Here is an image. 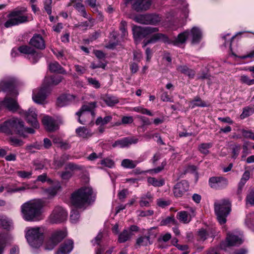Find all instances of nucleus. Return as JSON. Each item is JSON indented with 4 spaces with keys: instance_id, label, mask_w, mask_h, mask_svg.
Wrapping results in <instances>:
<instances>
[{
    "instance_id": "obj_1",
    "label": "nucleus",
    "mask_w": 254,
    "mask_h": 254,
    "mask_svg": "<svg viewBox=\"0 0 254 254\" xmlns=\"http://www.w3.org/2000/svg\"><path fill=\"white\" fill-rule=\"evenodd\" d=\"M44 201L33 200L27 201L21 206V212L23 218L27 221H38L43 219V208Z\"/></svg>"
},
{
    "instance_id": "obj_2",
    "label": "nucleus",
    "mask_w": 254,
    "mask_h": 254,
    "mask_svg": "<svg viewBox=\"0 0 254 254\" xmlns=\"http://www.w3.org/2000/svg\"><path fill=\"white\" fill-rule=\"evenodd\" d=\"M93 190L89 187H83L73 192L70 196V203L75 208L84 209L87 204L94 200Z\"/></svg>"
},
{
    "instance_id": "obj_3",
    "label": "nucleus",
    "mask_w": 254,
    "mask_h": 254,
    "mask_svg": "<svg viewBox=\"0 0 254 254\" xmlns=\"http://www.w3.org/2000/svg\"><path fill=\"white\" fill-rule=\"evenodd\" d=\"M214 211L221 224L226 222V217L231 211V203L228 200L223 199L214 202Z\"/></svg>"
},
{
    "instance_id": "obj_4",
    "label": "nucleus",
    "mask_w": 254,
    "mask_h": 254,
    "mask_svg": "<svg viewBox=\"0 0 254 254\" xmlns=\"http://www.w3.org/2000/svg\"><path fill=\"white\" fill-rule=\"evenodd\" d=\"M26 238L32 247L38 248L43 242V230L40 227L30 228L27 231Z\"/></svg>"
},
{
    "instance_id": "obj_5",
    "label": "nucleus",
    "mask_w": 254,
    "mask_h": 254,
    "mask_svg": "<svg viewBox=\"0 0 254 254\" xmlns=\"http://www.w3.org/2000/svg\"><path fill=\"white\" fill-rule=\"evenodd\" d=\"M96 104V102H92L84 105L76 113L78 117V122L81 124L85 125L93 122L95 116L93 109L95 108Z\"/></svg>"
},
{
    "instance_id": "obj_6",
    "label": "nucleus",
    "mask_w": 254,
    "mask_h": 254,
    "mask_svg": "<svg viewBox=\"0 0 254 254\" xmlns=\"http://www.w3.org/2000/svg\"><path fill=\"white\" fill-rule=\"evenodd\" d=\"M2 129L7 133L12 134L14 132L20 135H24L25 127L23 121L16 118H12L3 123Z\"/></svg>"
},
{
    "instance_id": "obj_7",
    "label": "nucleus",
    "mask_w": 254,
    "mask_h": 254,
    "mask_svg": "<svg viewBox=\"0 0 254 254\" xmlns=\"http://www.w3.org/2000/svg\"><path fill=\"white\" fill-rule=\"evenodd\" d=\"M26 11V8L21 7L10 12L8 15L9 19L4 23L5 27L8 28L27 21V16L23 15Z\"/></svg>"
},
{
    "instance_id": "obj_8",
    "label": "nucleus",
    "mask_w": 254,
    "mask_h": 254,
    "mask_svg": "<svg viewBox=\"0 0 254 254\" xmlns=\"http://www.w3.org/2000/svg\"><path fill=\"white\" fill-rule=\"evenodd\" d=\"M51 90V88L43 83L39 89L33 91L32 96L33 101L39 104L45 103L46 99L50 94Z\"/></svg>"
},
{
    "instance_id": "obj_9",
    "label": "nucleus",
    "mask_w": 254,
    "mask_h": 254,
    "mask_svg": "<svg viewBox=\"0 0 254 254\" xmlns=\"http://www.w3.org/2000/svg\"><path fill=\"white\" fill-rule=\"evenodd\" d=\"M158 28L152 27H141L140 26L133 25L132 30L133 37L135 41L145 37L147 35L155 33L158 31Z\"/></svg>"
},
{
    "instance_id": "obj_10",
    "label": "nucleus",
    "mask_w": 254,
    "mask_h": 254,
    "mask_svg": "<svg viewBox=\"0 0 254 254\" xmlns=\"http://www.w3.org/2000/svg\"><path fill=\"white\" fill-rule=\"evenodd\" d=\"M64 239V231L56 230L52 232L51 237L45 243V249L52 250Z\"/></svg>"
},
{
    "instance_id": "obj_11",
    "label": "nucleus",
    "mask_w": 254,
    "mask_h": 254,
    "mask_svg": "<svg viewBox=\"0 0 254 254\" xmlns=\"http://www.w3.org/2000/svg\"><path fill=\"white\" fill-rule=\"evenodd\" d=\"M19 114L23 116L27 122L33 127L37 128L39 127V124L37 120V113L36 109L30 108L27 111L20 110Z\"/></svg>"
},
{
    "instance_id": "obj_12",
    "label": "nucleus",
    "mask_w": 254,
    "mask_h": 254,
    "mask_svg": "<svg viewBox=\"0 0 254 254\" xmlns=\"http://www.w3.org/2000/svg\"><path fill=\"white\" fill-rule=\"evenodd\" d=\"M18 50L21 53L27 55V57L33 63H36L41 58L40 54L34 49L27 46H22L18 48Z\"/></svg>"
},
{
    "instance_id": "obj_13",
    "label": "nucleus",
    "mask_w": 254,
    "mask_h": 254,
    "mask_svg": "<svg viewBox=\"0 0 254 254\" xmlns=\"http://www.w3.org/2000/svg\"><path fill=\"white\" fill-rule=\"evenodd\" d=\"M189 189V184L186 180L178 183L174 187V194L175 197H182Z\"/></svg>"
},
{
    "instance_id": "obj_14",
    "label": "nucleus",
    "mask_w": 254,
    "mask_h": 254,
    "mask_svg": "<svg viewBox=\"0 0 254 254\" xmlns=\"http://www.w3.org/2000/svg\"><path fill=\"white\" fill-rule=\"evenodd\" d=\"M209 183L211 188L220 189L226 187L228 182L225 178L217 176L211 177L209 180Z\"/></svg>"
},
{
    "instance_id": "obj_15",
    "label": "nucleus",
    "mask_w": 254,
    "mask_h": 254,
    "mask_svg": "<svg viewBox=\"0 0 254 254\" xmlns=\"http://www.w3.org/2000/svg\"><path fill=\"white\" fill-rule=\"evenodd\" d=\"M132 8L137 11L146 10L151 5V0H130Z\"/></svg>"
},
{
    "instance_id": "obj_16",
    "label": "nucleus",
    "mask_w": 254,
    "mask_h": 254,
    "mask_svg": "<svg viewBox=\"0 0 254 254\" xmlns=\"http://www.w3.org/2000/svg\"><path fill=\"white\" fill-rule=\"evenodd\" d=\"M42 123L45 128L50 131H53L59 128V125L52 117L45 116L42 119Z\"/></svg>"
},
{
    "instance_id": "obj_17",
    "label": "nucleus",
    "mask_w": 254,
    "mask_h": 254,
    "mask_svg": "<svg viewBox=\"0 0 254 254\" xmlns=\"http://www.w3.org/2000/svg\"><path fill=\"white\" fill-rule=\"evenodd\" d=\"M189 32L192 43L197 44L200 42L202 38V31L199 27L194 26Z\"/></svg>"
},
{
    "instance_id": "obj_18",
    "label": "nucleus",
    "mask_w": 254,
    "mask_h": 254,
    "mask_svg": "<svg viewBox=\"0 0 254 254\" xmlns=\"http://www.w3.org/2000/svg\"><path fill=\"white\" fill-rule=\"evenodd\" d=\"M63 209L62 207H56L50 216L49 219L52 223H59L62 221Z\"/></svg>"
},
{
    "instance_id": "obj_19",
    "label": "nucleus",
    "mask_w": 254,
    "mask_h": 254,
    "mask_svg": "<svg viewBox=\"0 0 254 254\" xmlns=\"http://www.w3.org/2000/svg\"><path fill=\"white\" fill-rule=\"evenodd\" d=\"M62 190V186L59 182H56L54 185L45 190V195L47 198L52 199L55 197L59 191Z\"/></svg>"
},
{
    "instance_id": "obj_20",
    "label": "nucleus",
    "mask_w": 254,
    "mask_h": 254,
    "mask_svg": "<svg viewBox=\"0 0 254 254\" xmlns=\"http://www.w3.org/2000/svg\"><path fill=\"white\" fill-rule=\"evenodd\" d=\"M138 142V139L133 138L125 137L122 139L117 140L113 144V146L124 148L127 147L131 144H135Z\"/></svg>"
},
{
    "instance_id": "obj_21",
    "label": "nucleus",
    "mask_w": 254,
    "mask_h": 254,
    "mask_svg": "<svg viewBox=\"0 0 254 254\" xmlns=\"http://www.w3.org/2000/svg\"><path fill=\"white\" fill-rule=\"evenodd\" d=\"M14 81L11 79L2 80L0 82V89L5 92L11 94L15 92L14 91Z\"/></svg>"
},
{
    "instance_id": "obj_22",
    "label": "nucleus",
    "mask_w": 254,
    "mask_h": 254,
    "mask_svg": "<svg viewBox=\"0 0 254 254\" xmlns=\"http://www.w3.org/2000/svg\"><path fill=\"white\" fill-rule=\"evenodd\" d=\"M2 104L4 107L12 112H15L19 109V107L16 101L10 97H5Z\"/></svg>"
},
{
    "instance_id": "obj_23",
    "label": "nucleus",
    "mask_w": 254,
    "mask_h": 254,
    "mask_svg": "<svg viewBox=\"0 0 254 254\" xmlns=\"http://www.w3.org/2000/svg\"><path fill=\"white\" fill-rule=\"evenodd\" d=\"M30 44L34 47L39 49H44L45 48V44L44 39L40 35H35L31 39Z\"/></svg>"
},
{
    "instance_id": "obj_24",
    "label": "nucleus",
    "mask_w": 254,
    "mask_h": 254,
    "mask_svg": "<svg viewBox=\"0 0 254 254\" xmlns=\"http://www.w3.org/2000/svg\"><path fill=\"white\" fill-rule=\"evenodd\" d=\"M159 41H162L165 43H171V41L169 40L168 37L162 33H156L152 36L151 38L145 43L144 46H145L149 43H155Z\"/></svg>"
},
{
    "instance_id": "obj_25",
    "label": "nucleus",
    "mask_w": 254,
    "mask_h": 254,
    "mask_svg": "<svg viewBox=\"0 0 254 254\" xmlns=\"http://www.w3.org/2000/svg\"><path fill=\"white\" fill-rule=\"evenodd\" d=\"M226 242L228 246H238L243 243V240L239 236L231 234L227 235Z\"/></svg>"
},
{
    "instance_id": "obj_26",
    "label": "nucleus",
    "mask_w": 254,
    "mask_h": 254,
    "mask_svg": "<svg viewBox=\"0 0 254 254\" xmlns=\"http://www.w3.org/2000/svg\"><path fill=\"white\" fill-rule=\"evenodd\" d=\"M62 77L60 75H54L49 77H46L44 80V84L51 88L52 86L58 85L62 81Z\"/></svg>"
},
{
    "instance_id": "obj_27",
    "label": "nucleus",
    "mask_w": 254,
    "mask_h": 254,
    "mask_svg": "<svg viewBox=\"0 0 254 254\" xmlns=\"http://www.w3.org/2000/svg\"><path fill=\"white\" fill-rule=\"evenodd\" d=\"M76 133L80 137L88 138L92 136L93 132L85 127H80L76 129Z\"/></svg>"
},
{
    "instance_id": "obj_28",
    "label": "nucleus",
    "mask_w": 254,
    "mask_h": 254,
    "mask_svg": "<svg viewBox=\"0 0 254 254\" xmlns=\"http://www.w3.org/2000/svg\"><path fill=\"white\" fill-rule=\"evenodd\" d=\"M189 37V30L185 31L179 34L177 38L174 41H171V43L175 45H178L180 44H183L186 42L187 39Z\"/></svg>"
},
{
    "instance_id": "obj_29",
    "label": "nucleus",
    "mask_w": 254,
    "mask_h": 254,
    "mask_svg": "<svg viewBox=\"0 0 254 254\" xmlns=\"http://www.w3.org/2000/svg\"><path fill=\"white\" fill-rule=\"evenodd\" d=\"M191 216L187 211H181L177 214V219L181 222L187 224L191 220Z\"/></svg>"
},
{
    "instance_id": "obj_30",
    "label": "nucleus",
    "mask_w": 254,
    "mask_h": 254,
    "mask_svg": "<svg viewBox=\"0 0 254 254\" xmlns=\"http://www.w3.org/2000/svg\"><path fill=\"white\" fill-rule=\"evenodd\" d=\"M132 235V233L129 231L125 229L119 235L118 242L120 243H125L129 240Z\"/></svg>"
},
{
    "instance_id": "obj_31",
    "label": "nucleus",
    "mask_w": 254,
    "mask_h": 254,
    "mask_svg": "<svg viewBox=\"0 0 254 254\" xmlns=\"http://www.w3.org/2000/svg\"><path fill=\"white\" fill-rule=\"evenodd\" d=\"M72 5L84 17H87V13L85 8L79 0H73Z\"/></svg>"
},
{
    "instance_id": "obj_32",
    "label": "nucleus",
    "mask_w": 254,
    "mask_h": 254,
    "mask_svg": "<svg viewBox=\"0 0 254 254\" xmlns=\"http://www.w3.org/2000/svg\"><path fill=\"white\" fill-rule=\"evenodd\" d=\"M12 225V222L7 217L0 215V226L5 229H8Z\"/></svg>"
},
{
    "instance_id": "obj_33",
    "label": "nucleus",
    "mask_w": 254,
    "mask_h": 254,
    "mask_svg": "<svg viewBox=\"0 0 254 254\" xmlns=\"http://www.w3.org/2000/svg\"><path fill=\"white\" fill-rule=\"evenodd\" d=\"M50 70L53 72L62 73L64 71L63 67L57 62L51 63L49 65Z\"/></svg>"
},
{
    "instance_id": "obj_34",
    "label": "nucleus",
    "mask_w": 254,
    "mask_h": 254,
    "mask_svg": "<svg viewBox=\"0 0 254 254\" xmlns=\"http://www.w3.org/2000/svg\"><path fill=\"white\" fill-rule=\"evenodd\" d=\"M152 244L151 240L145 235L140 236L136 239V244L138 246H146Z\"/></svg>"
},
{
    "instance_id": "obj_35",
    "label": "nucleus",
    "mask_w": 254,
    "mask_h": 254,
    "mask_svg": "<svg viewBox=\"0 0 254 254\" xmlns=\"http://www.w3.org/2000/svg\"><path fill=\"white\" fill-rule=\"evenodd\" d=\"M6 190V192L4 193V195L6 196L9 194H12L13 193L23 191L25 190V188L24 187H15L12 186H7L5 188Z\"/></svg>"
},
{
    "instance_id": "obj_36",
    "label": "nucleus",
    "mask_w": 254,
    "mask_h": 254,
    "mask_svg": "<svg viewBox=\"0 0 254 254\" xmlns=\"http://www.w3.org/2000/svg\"><path fill=\"white\" fill-rule=\"evenodd\" d=\"M170 224H172L174 225H177L178 224V222L175 219L174 215L167 217L165 219H163L160 222L161 226H165Z\"/></svg>"
},
{
    "instance_id": "obj_37",
    "label": "nucleus",
    "mask_w": 254,
    "mask_h": 254,
    "mask_svg": "<svg viewBox=\"0 0 254 254\" xmlns=\"http://www.w3.org/2000/svg\"><path fill=\"white\" fill-rule=\"evenodd\" d=\"M148 182L154 187H161L165 183L164 179H157L154 177H149L148 178Z\"/></svg>"
},
{
    "instance_id": "obj_38",
    "label": "nucleus",
    "mask_w": 254,
    "mask_h": 254,
    "mask_svg": "<svg viewBox=\"0 0 254 254\" xmlns=\"http://www.w3.org/2000/svg\"><path fill=\"white\" fill-rule=\"evenodd\" d=\"M148 24L156 25L161 20V17L156 14H148Z\"/></svg>"
},
{
    "instance_id": "obj_39",
    "label": "nucleus",
    "mask_w": 254,
    "mask_h": 254,
    "mask_svg": "<svg viewBox=\"0 0 254 254\" xmlns=\"http://www.w3.org/2000/svg\"><path fill=\"white\" fill-rule=\"evenodd\" d=\"M137 164L136 162L128 159H126L122 161V166L126 168L132 169L134 168Z\"/></svg>"
},
{
    "instance_id": "obj_40",
    "label": "nucleus",
    "mask_w": 254,
    "mask_h": 254,
    "mask_svg": "<svg viewBox=\"0 0 254 254\" xmlns=\"http://www.w3.org/2000/svg\"><path fill=\"white\" fill-rule=\"evenodd\" d=\"M112 119V117L111 116H107L104 118L101 117H98L96 121V124L97 125L103 126L107 124Z\"/></svg>"
},
{
    "instance_id": "obj_41",
    "label": "nucleus",
    "mask_w": 254,
    "mask_h": 254,
    "mask_svg": "<svg viewBox=\"0 0 254 254\" xmlns=\"http://www.w3.org/2000/svg\"><path fill=\"white\" fill-rule=\"evenodd\" d=\"M104 102L109 106H113L119 102L118 99L114 96H107L104 99Z\"/></svg>"
},
{
    "instance_id": "obj_42",
    "label": "nucleus",
    "mask_w": 254,
    "mask_h": 254,
    "mask_svg": "<svg viewBox=\"0 0 254 254\" xmlns=\"http://www.w3.org/2000/svg\"><path fill=\"white\" fill-rule=\"evenodd\" d=\"M73 248V242L72 240L68 239L64 241V254L70 253Z\"/></svg>"
},
{
    "instance_id": "obj_43",
    "label": "nucleus",
    "mask_w": 254,
    "mask_h": 254,
    "mask_svg": "<svg viewBox=\"0 0 254 254\" xmlns=\"http://www.w3.org/2000/svg\"><path fill=\"white\" fill-rule=\"evenodd\" d=\"M212 147L210 143H205L201 144L198 147L199 151L203 154H207L209 153V149Z\"/></svg>"
},
{
    "instance_id": "obj_44",
    "label": "nucleus",
    "mask_w": 254,
    "mask_h": 254,
    "mask_svg": "<svg viewBox=\"0 0 254 254\" xmlns=\"http://www.w3.org/2000/svg\"><path fill=\"white\" fill-rule=\"evenodd\" d=\"M67 168H69L72 171H80L82 173L86 172V169L84 167L73 164H68L66 165V169Z\"/></svg>"
},
{
    "instance_id": "obj_45",
    "label": "nucleus",
    "mask_w": 254,
    "mask_h": 254,
    "mask_svg": "<svg viewBox=\"0 0 254 254\" xmlns=\"http://www.w3.org/2000/svg\"><path fill=\"white\" fill-rule=\"evenodd\" d=\"M148 14H143L136 16L135 17L134 20L138 23L143 24H148Z\"/></svg>"
},
{
    "instance_id": "obj_46",
    "label": "nucleus",
    "mask_w": 254,
    "mask_h": 254,
    "mask_svg": "<svg viewBox=\"0 0 254 254\" xmlns=\"http://www.w3.org/2000/svg\"><path fill=\"white\" fill-rule=\"evenodd\" d=\"M9 141L10 144L15 147H19L23 145L22 140L15 137H10Z\"/></svg>"
},
{
    "instance_id": "obj_47",
    "label": "nucleus",
    "mask_w": 254,
    "mask_h": 254,
    "mask_svg": "<svg viewBox=\"0 0 254 254\" xmlns=\"http://www.w3.org/2000/svg\"><path fill=\"white\" fill-rule=\"evenodd\" d=\"M132 111L138 113H140L142 114H146L150 116H153L154 115L149 110L142 107H135L133 108Z\"/></svg>"
},
{
    "instance_id": "obj_48",
    "label": "nucleus",
    "mask_w": 254,
    "mask_h": 254,
    "mask_svg": "<svg viewBox=\"0 0 254 254\" xmlns=\"http://www.w3.org/2000/svg\"><path fill=\"white\" fill-rule=\"evenodd\" d=\"M100 164L102 165L103 168H112L114 166V162L110 159L106 158L100 161Z\"/></svg>"
},
{
    "instance_id": "obj_49",
    "label": "nucleus",
    "mask_w": 254,
    "mask_h": 254,
    "mask_svg": "<svg viewBox=\"0 0 254 254\" xmlns=\"http://www.w3.org/2000/svg\"><path fill=\"white\" fill-rule=\"evenodd\" d=\"M79 213L77 210H72L71 212L70 219L72 223H76L79 219Z\"/></svg>"
},
{
    "instance_id": "obj_50",
    "label": "nucleus",
    "mask_w": 254,
    "mask_h": 254,
    "mask_svg": "<svg viewBox=\"0 0 254 254\" xmlns=\"http://www.w3.org/2000/svg\"><path fill=\"white\" fill-rule=\"evenodd\" d=\"M52 0H45L44 1V8L48 14L52 13Z\"/></svg>"
},
{
    "instance_id": "obj_51",
    "label": "nucleus",
    "mask_w": 254,
    "mask_h": 254,
    "mask_svg": "<svg viewBox=\"0 0 254 254\" xmlns=\"http://www.w3.org/2000/svg\"><path fill=\"white\" fill-rule=\"evenodd\" d=\"M240 81L248 85L254 84V79H251L247 75H242L240 76Z\"/></svg>"
},
{
    "instance_id": "obj_52",
    "label": "nucleus",
    "mask_w": 254,
    "mask_h": 254,
    "mask_svg": "<svg viewBox=\"0 0 254 254\" xmlns=\"http://www.w3.org/2000/svg\"><path fill=\"white\" fill-rule=\"evenodd\" d=\"M127 22L125 21H122L121 22V26L120 30L121 32L122 37L123 39H125L127 35V32L126 29Z\"/></svg>"
},
{
    "instance_id": "obj_53",
    "label": "nucleus",
    "mask_w": 254,
    "mask_h": 254,
    "mask_svg": "<svg viewBox=\"0 0 254 254\" xmlns=\"http://www.w3.org/2000/svg\"><path fill=\"white\" fill-rule=\"evenodd\" d=\"M161 169H162L161 168L158 167L156 169L148 170H147L145 171H141L139 169H136L135 170H136L135 173L137 174H140L142 173L157 174V173H158L161 171Z\"/></svg>"
},
{
    "instance_id": "obj_54",
    "label": "nucleus",
    "mask_w": 254,
    "mask_h": 254,
    "mask_svg": "<svg viewBox=\"0 0 254 254\" xmlns=\"http://www.w3.org/2000/svg\"><path fill=\"white\" fill-rule=\"evenodd\" d=\"M204 104L203 103L202 101L199 98H196L193 101H192L190 103V106L191 108H193L196 106H204Z\"/></svg>"
},
{
    "instance_id": "obj_55",
    "label": "nucleus",
    "mask_w": 254,
    "mask_h": 254,
    "mask_svg": "<svg viewBox=\"0 0 254 254\" xmlns=\"http://www.w3.org/2000/svg\"><path fill=\"white\" fill-rule=\"evenodd\" d=\"M254 113V109L251 108H246L244 109L243 113L241 115L240 117L241 119H245Z\"/></svg>"
},
{
    "instance_id": "obj_56",
    "label": "nucleus",
    "mask_w": 254,
    "mask_h": 254,
    "mask_svg": "<svg viewBox=\"0 0 254 254\" xmlns=\"http://www.w3.org/2000/svg\"><path fill=\"white\" fill-rule=\"evenodd\" d=\"M145 235H146L150 240L152 239L155 238L157 235L156 229L154 227L151 228L147 231V233Z\"/></svg>"
},
{
    "instance_id": "obj_57",
    "label": "nucleus",
    "mask_w": 254,
    "mask_h": 254,
    "mask_svg": "<svg viewBox=\"0 0 254 254\" xmlns=\"http://www.w3.org/2000/svg\"><path fill=\"white\" fill-rule=\"evenodd\" d=\"M250 176H244L242 178L238 186V193H240L241 192L242 189L246 183V182L249 179Z\"/></svg>"
},
{
    "instance_id": "obj_58",
    "label": "nucleus",
    "mask_w": 254,
    "mask_h": 254,
    "mask_svg": "<svg viewBox=\"0 0 254 254\" xmlns=\"http://www.w3.org/2000/svg\"><path fill=\"white\" fill-rule=\"evenodd\" d=\"M208 234L204 229H200L198 232V236L200 240L204 241L207 239Z\"/></svg>"
},
{
    "instance_id": "obj_59",
    "label": "nucleus",
    "mask_w": 254,
    "mask_h": 254,
    "mask_svg": "<svg viewBox=\"0 0 254 254\" xmlns=\"http://www.w3.org/2000/svg\"><path fill=\"white\" fill-rule=\"evenodd\" d=\"M170 204L169 200H165L163 198H159L157 200V204L161 207H165Z\"/></svg>"
},
{
    "instance_id": "obj_60",
    "label": "nucleus",
    "mask_w": 254,
    "mask_h": 254,
    "mask_svg": "<svg viewBox=\"0 0 254 254\" xmlns=\"http://www.w3.org/2000/svg\"><path fill=\"white\" fill-rule=\"evenodd\" d=\"M89 84L92 85L93 87L98 88L100 86V84L99 81L93 78H88L87 79Z\"/></svg>"
},
{
    "instance_id": "obj_61",
    "label": "nucleus",
    "mask_w": 254,
    "mask_h": 254,
    "mask_svg": "<svg viewBox=\"0 0 254 254\" xmlns=\"http://www.w3.org/2000/svg\"><path fill=\"white\" fill-rule=\"evenodd\" d=\"M251 153L250 150L248 147L247 143H245L243 145V158H245L247 155Z\"/></svg>"
},
{
    "instance_id": "obj_62",
    "label": "nucleus",
    "mask_w": 254,
    "mask_h": 254,
    "mask_svg": "<svg viewBox=\"0 0 254 254\" xmlns=\"http://www.w3.org/2000/svg\"><path fill=\"white\" fill-rule=\"evenodd\" d=\"M106 64L102 63H98L97 64L93 62L91 64V68L92 69H95L97 68H102L103 69L105 68Z\"/></svg>"
},
{
    "instance_id": "obj_63",
    "label": "nucleus",
    "mask_w": 254,
    "mask_h": 254,
    "mask_svg": "<svg viewBox=\"0 0 254 254\" xmlns=\"http://www.w3.org/2000/svg\"><path fill=\"white\" fill-rule=\"evenodd\" d=\"M247 202L254 205V191H252L247 196Z\"/></svg>"
},
{
    "instance_id": "obj_64",
    "label": "nucleus",
    "mask_w": 254,
    "mask_h": 254,
    "mask_svg": "<svg viewBox=\"0 0 254 254\" xmlns=\"http://www.w3.org/2000/svg\"><path fill=\"white\" fill-rule=\"evenodd\" d=\"M133 121V118L131 116H124L122 119V123L123 124H130Z\"/></svg>"
}]
</instances>
